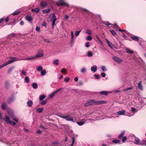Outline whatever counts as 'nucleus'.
I'll list each match as a JSON object with an SVG mask.
<instances>
[{
	"label": "nucleus",
	"mask_w": 146,
	"mask_h": 146,
	"mask_svg": "<svg viewBox=\"0 0 146 146\" xmlns=\"http://www.w3.org/2000/svg\"><path fill=\"white\" fill-rule=\"evenodd\" d=\"M58 116L63 119H66V120L67 121H71L73 122H74V121L73 120V117H70L69 115L64 116L63 115L60 114L58 115Z\"/></svg>",
	"instance_id": "obj_1"
},
{
	"label": "nucleus",
	"mask_w": 146,
	"mask_h": 146,
	"mask_svg": "<svg viewBox=\"0 0 146 146\" xmlns=\"http://www.w3.org/2000/svg\"><path fill=\"white\" fill-rule=\"evenodd\" d=\"M96 105V101L94 100H90L84 104V106L87 107L90 106H93Z\"/></svg>",
	"instance_id": "obj_2"
},
{
	"label": "nucleus",
	"mask_w": 146,
	"mask_h": 146,
	"mask_svg": "<svg viewBox=\"0 0 146 146\" xmlns=\"http://www.w3.org/2000/svg\"><path fill=\"white\" fill-rule=\"evenodd\" d=\"M10 58L11 59L10 60H9L6 63H4L2 64L3 67H4L5 66L8 65V64H11L16 60V58H15L11 57Z\"/></svg>",
	"instance_id": "obj_3"
},
{
	"label": "nucleus",
	"mask_w": 146,
	"mask_h": 146,
	"mask_svg": "<svg viewBox=\"0 0 146 146\" xmlns=\"http://www.w3.org/2000/svg\"><path fill=\"white\" fill-rule=\"evenodd\" d=\"M63 1V0H60V1L57 3L56 5L58 6H62L64 5H66L67 7L69 6V5L68 4L64 2H61Z\"/></svg>",
	"instance_id": "obj_4"
},
{
	"label": "nucleus",
	"mask_w": 146,
	"mask_h": 146,
	"mask_svg": "<svg viewBox=\"0 0 146 146\" xmlns=\"http://www.w3.org/2000/svg\"><path fill=\"white\" fill-rule=\"evenodd\" d=\"M112 58L115 62L118 63H120L123 61L121 59L118 57H113Z\"/></svg>",
	"instance_id": "obj_5"
},
{
	"label": "nucleus",
	"mask_w": 146,
	"mask_h": 146,
	"mask_svg": "<svg viewBox=\"0 0 146 146\" xmlns=\"http://www.w3.org/2000/svg\"><path fill=\"white\" fill-rule=\"evenodd\" d=\"M10 85V82L9 81L7 80L5 82L4 84V86L5 88L7 90L9 89Z\"/></svg>",
	"instance_id": "obj_6"
},
{
	"label": "nucleus",
	"mask_w": 146,
	"mask_h": 146,
	"mask_svg": "<svg viewBox=\"0 0 146 146\" xmlns=\"http://www.w3.org/2000/svg\"><path fill=\"white\" fill-rule=\"evenodd\" d=\"M3 120L7 123L9 124V123H11L9 117L7 115L5 116V117L3 118Z\"/></svg>",
	"instance_id": "obj_7"
},
{
	"label": "nucleus",
	"mask_w": 146,
	"mask_h": 146,
	"mask_svg": "<svg viewBox=\"0 0 146 146\" xmlns=\"http://www.w3.org/2000/svg\"><path fill=\"white\" fill-rule=\"evenodd\" d=\"M1 107L2 110H5L7 109V104L6 102H3L1 104Z\"/></svg>",
	"instance_id": "obj_8"
},
{
	"label": "nucleus",
	"mask_w": 146,
	"mask_h": 146,
	"mask_svg": "<svg viewBox=\"0 0 146 146\" xmlns=\"http://www.w3.org/2000/svg\"><path fill=\"white\" fill-rule=\"evenodd\" d=\"M107 102L104 100L96 101V105L101 104H106Z\"/></svg>",
	"instance_id": "obj_9"
},
{
	"label": "nucleus",
	"mask_w": 146,
	"mask_h": 146,
	"mask_svg": "<svg viewBox=\"0 0 146 146\" xmlns=\"http://www.w3.org/2000/svg\"><path fill=\"white\" fill-rule=\"evenodd\" d=\"M40 6L43 7H46L48 5L47 3L44 1H42L40 3Z\"/></svg>",
	"instance_id": "obj_10"
},
{
	"label": "nucleus",
	"mask_w": 146,
	"mask_h": 146,
	"mask_svg": "<svg viewBox=\"0 0 146 146\" xmlns=\"http://www.w3.org/2000/svg\"><path fill=\"white\" fill-rule=\"evenodd\" d=\"M131 38L133 40L135 41H138L139 40V37L137 36H131Z\"/></svg>",
	"instance_id": "obj_11"
},
{
	"label": "nucleus",
	"mask_w": 146,
	"mask_h": 146,
	"mask_svg": "<svg viewBox=\"0 0 146 146\" xmlns=\"http://www.w3.org/2000/svg\"><path fill=\"white\" fill-rule=\"evenodd\" d=\"M8 113L9 114V115L12 117H14L15 116L14 113L12 111L8 110Z\"/></svg>",
	"instance_id": "obj_12"
},
{
	"label": "nucleus",
	"mask_w": 146,
	"mask_h": 146,
	"mask_svg": "<svg viewBox=\"0 0 146 146\" xmlns=\"http://www.w3.org/2000/svg\"><path fill=\"white\" fill-rule=\"evenodd\" d=\"M14 97L13 96H12L10 97L7 101V102L9 104H10L14 100Z\"/></svg>",
	"instance_id": "obj_13"
},
{
	"label": "nucleus",
	"mask_w": 146,
	"mask_h": 146,
	"mask_svg": "<svg viewBox=\"0 0 146 146\" xmlns=\"http://www.w3.org/2000/svg\"><path fill=\"white\" fill-rule=\"evenodd\" d=\"M110 92L106 91H103L100 92L99 93L102 95H104L107 96L108 95V94Z\"/></svg>",
	"instance_id": "obj_14"
},
{
	"label": "nucleus",
	"mask_w": 146,
	"mask_h": 146,
	"mask_svg": "<svg viewBox=\"0 0 146 146\" xmlns=\"http://www.w3.org/2000/svg\"><path fill=\"white\" fill-rule=\"evenodd\" d=\"M125 113V110H123L121 111H119L117 112L118 115H123Z\"/></svg>",
	"instance_id": "obj_15"
},
{
	"label": "nucleus",
	"mask_w": 146,
	"mask_h": 146,
	"mask_svg": "<svg viewBox=\"0 0 146 146\" xmlns=\"http://www.w3.org/2000/svg\"><path fill=\"white\" fill-rule=\"evenodd\" d=\"M106 42H107L108 44V46L111 48H113V45L112 44V43L109 40H108V39H106Z\"/></svg>",
	"instance_id": "obj_16"
},
{
	"label": "nucleus",
	"mask_w": 146,
	"mask_h": 146,
	"mask_svg": "<svg viewBox=\"0 0 146 146\" xmlns=\"http://www.w3.org/2000/svg\"><path fill=\"white\" fill-rule=\"evenodd\" d=\"M135 144H139L140 143V139L137 137H135Z\"/></svg>",
	"instance_id": "obj_17"
},
{
	"label": "nucleus",
	"mask_w": 146,
	"mask_h": 146,
	"mask_svg": "<svg viewBox=\"0 0 146 146\" xmlns=\"http://www.w3.org/2000/svg\"><path fill=\"white\" fill-rule=\"evenodd\" d=\"M139 88L141 90H143V87L141 84V81L139 82L137 84Z\"/></svg>",
	"instance_id": "obj_18"
},
{
	"label": "nucleus",
	"mask_w": 146,
	"mask_h": 146,
	"mask_svg": "<svg viewBox=\"0 0 146 146\" xmlns=\"http://www.w3.org/2000/svg\"><path fill=\"white\" fill-rule=\"evenodd\" d=\"M27 104L29 107H30L32 106L33 103L32 101L30 100L27 102Z\"/></svg>",
	"instance_id": "obj_19"
},
{
	"label": "nucleus",
	"mask_w": 146,
	"mask_h": 146,
	"mask_svg": "<svg viewBox=\"0 0 146 146\" xmlns=\"http://www.w3.org/2000/svg\"><path fill=\"white\" fill-rule=\"evenodd\" d=\"M101 23H103L104 25H107L109 26V25H111L112 24L110 23L109 22L106 21H102Z\"/></svg>",
	"instance_id": "obj_20"
},
{
	"label": "nucleus",
	"mask_w": 146,
	"mask_h": 146,
	"mask_svg": "<svg viewBox=\"0 0 146 146\" xmlns=\"http://www.w3.org/2000/svg\"><path fill=\"white\" fill-rule=\"evenodd\" d=\"M43 56V54L42 53L37 54L35 57V58H38Z\"/></svg>",
	"instance_id": "obj_21"
},
{
	"label": "nucleus",
	"mask_w": 146,
	"mask_h": 146,
	"mask_svg": "<svg viewBox=\"0 0 146 146\" xmlns=\"http://www.w3.org/2000/svg\"><path fill=\"white\" fill-rule=\"evenodd\" d=\"M126 52L129 53L130 54H133L134 53V51L132 50H130L128 48H126Z\"/></svg>",
	"instance_id": "obj_22"
},
{
	"label": "nucleus",
	"mask_w": 146,
	"mask_h": 146,
	"mask_svg": "<svg viewBox=\"0 0 146 146\" xmlns=\"http://www.w3.org/2000/svg\"><path fill=\"white\" fill-rule=\"evenodd\" d=\"M38 84L36 83H34L32 85V87L34 89H36L38 88Z\"/></svg>",
	"instance_id": "obj_23"
},
{
	"label": "nucleus",
	"mask_w": 146,
	"mask_h": 146,
	"mask_svg": "<svg viewBox=\"0 0 146 146\" xmlns=\"http://www.w3.org/2000/svg\"><path fill=\"white\" fill-rule=\"evenodd\" d=\"M50 11V9H46L42 10V12L44 13H48Z\"/></svg>",
	"instance_id": "obj_24"
},
{
	"label": "nucleus",
	"mask_w": 146,
	"mask_h": 146,
	"mask_svg": "<svg viewBox=\"0 0 146 146\" xmlns=\"http://www.w3.org/2000/svg\"><path fill=\"white\" fill-rule=\"evenodd\" d=\"M40 11V9L38 8H37L34 9H31V11L33 12H35L36 13H38Z\"/></svg>",
	"instance_id": "obj_25"
},
{
	"label": "nucleus",
	"mask_w": 146,
	"mask_h": 146,
	"mask_svg": "<svg viewBox=\"0 0 146 146\" xmlns=\"http://www.w3.org/2000/svg\"><path fill=\"white\" fill-rule=\"evenodd\" d=\"M85 122V121H77V124L80 126H81L83 125L84 123Z\"/></svg>",
	"instance_id": "obj_26"
},
{
	"label": "nucleus",
	"mask_w": 146,
	"mask_h": 146,
	"mask_svg": "<svg viewBox=\"0 0 146 146\" xmlns=\"http://www.w3.org/2000/svg\"><path fill=\"white\" fill-rule=\"evenodd\" d=\"M97 67L96 66L94 67H92L91 68V71L93 72H95L97 71Z\"/></svg>",
	"instance_id": "obj_27"
},
{
	"label": "nucleus",
	"mask_w": 146,
	"mask_h": 146,
	"mask_svg": "<svg viewBox=\"0 0 146 146\" xmlns=\"http://www.w3.org/2000/svg\"><path fill=\"white\" fill-rule=\"evenodd\" d=\"M15 68V67L14 66H12L8 70V73L9 74H10L11 72Z\"/></svg>",
	"instance_id": "obj_28"
},
{
	"label": "nucleus",
	"mask_w": 146,
	"mask_h": 146,
	"mask_svg": "<svg viewBox=\"0 0 146 146\" xmlns=\"http://www.w3.org/2000/svg\"><path fill=\"white\" fill-rule=\"evenodd\" d=\"M53 19V20L52 21V28H53L54 26L55 25V22L57 19Z\"/></svg>",
	"instance_id": "obj_29"
},
{
	"label": "nucleus",
	"mask_w": 146,
	"mask_h": 146,
	"mask_svg": "<svg viewBox=\"0 0 146 146\" xmlns=\"http://www.w3.org/2000/svg\"><path fill=\"white\" fill-rule=\"evenodd\" d=\"M120 140H119L117 139H115L112 140V142L115 143H120Z\"/></svg>",
	"instance_id": "obj_30"
},
{
	"label": "nucleus",
	"mask_w": 146,
	"mask_h": 146,
	"mask_svg": "<svg viewBox=\"0 0 146 146\" xmlns=\"http://www.w3.org/2000/svg\"><path fill=\"white\" fill-rule=\"evenodd\" d=\"M124 135V131H123L121 132V134L118 136V138L119 139H121L122 137Z\"/></svg>",
	"instance_id": "obj_31"
},
{
	"label": "nucleus",
	"mask_w": 146,
	"mask_h": 146,
	"mask_svg": "<svg viewBox=\"0 0 146 146\" xmlns=\"http://www.w3.org/2000/svg\"><path fill=\"white\" fill-rule=\"evenodd\" d=\"M49 18H56V17L54 13H52L50 15Z\"/></svg>",
	"instance_id": "obj_32"
},
{
	"label": "nucleus",
	"mask_w": 146,
	"mask_h": 146,
	"mask_svg": "<svg viewBox=\"0 0 146 146\" xmlns=\"http://www.w3.org/2000/svg\"><path fill=\"white\" fill-rule=\"evenodd\" d=\"M110 31L113 36H115L116 35V33L114 30H110Z\"/></svg>",
	"instance_id": "obj_33"
},
{
	"label": "nucleus",
	"mask_w": 146,
	"mask_h": 146,
	"mask_svg": "<svg viewBox=\"0 0 146 146\" xmlns=\"http://www.w3.org/2000/svg\"><path fill=\"white\" fill-rule=\"evenodd\" d=\"M20 13V11H17L14 12L12 13V15H16L19 14Z\"/></svg>",
	"instance_id": "obj_34"
},
{
	"label": "nucleus",
	"mask_w": 146,
	"mask_h": 146,
	"mask_svg": "<svg viewBox=\"0 0 146 146\" xmlns=\"http://www.w3.org/2000/svg\"><path fill=\"white\" fill-rule=\"evenodd\" d=\"M93 55V54L92 52L91 51H88L87 53V55L89 57H91Z\"/></svg>",
	"instance_id": "obj_35"
},
{
	"label": "nucleus",
	"mask_w": 146,
	"mask_h": 146,
	"mask_svg": "<svg viewBox=\"0 0 146 146\" xmlns=\"http://www.w3.org/2000/svg\"><path fill=\"white\" fill-rule=\"evenodd\" d=\"M37 111L39 113H42L43 110V108H38L37 109Z\"/></svg>",
	"instance_id": "obj_36"
},
{
	"label": "nucleus",
	"mask_w": 146,
	"mask_h": 146,
	"mask_svg": "<svg viewBox=\"0 0 146 146\" xmlns=\"http://www.w3.org/2000/svg\"><path fill=\"white\" fill-rule=\"evenodd\" d=\"M35 58V57H30L29 58H26L25 59V60H31L34 59Z\"/></svg>",
	"instance_id": "obj_37"
},
{
	"label": "nucleus",
	"mask_w": 146,
	"mask_h": 146,
	"mask_svg": "<svg viewBox=\"0 0 146 146\" xmlns=\"http://www.w3.org/2000/svg\"><path fill=\"white\" fill-rule=\"evenodd\" d=\"M86 39L87 40L90 41L92 39V38L91 36H89L86 37Z\"/></svg>",
	"instance_id": "obj_38"
},
{
	"label": "nucleus",
	"mask_w": 146,
	"mask_h": 146,
	"mask_svg": "<svg viewBox=\"0 0 146 146\" xmlns=\"http://www.w3.org/2000/svg\"><path fill=\"white\" fill-rule=\"evenodd\" d=\"M45 97V96L44 95H42L39 97L40 100L42 101L44 99Z\"/></svg>",
	"instance_id": "obj_39"
},
{
	"label": "nucleus",
	"mask_w": 146,
	"mask_h": 146,
	"mask_svg": "<svg viewBox=\"0 0 146 146\" xmlns=\"http://www.w3.org/2000/svg\"><path fill=\"white\" fill-rule=\"evenodd\" d=\"M46 71L45 70H42L41 72V74L42 76H44L45 75Z\"/></svg>",
	"instance_id": "obj_40"
},
{
	"label": "nucleus",
	"mask_w": 146,
	"mask_h": 146,
	"mask_svg": "<svg viewBox=\"0 0 146 146\" xmlns=\"http://www.w3.org/2000/svg\"><path fill=\"white\" fill-rule=\"evenodd\" d=\"M40 103L42 105H44L46 103V100H43L42 102H40Z\"/></svg>",
	"instance_id": "obj_41"
},
{
	"label": "nucleus",
	"mask_w": 146,
	"mask_h": 146,
	"mask_svg": "<svg viewBox=\"0 0 146 146\" xmlns=\"http://www.w3.org/2000/svg\"><path fill=\"white\" fill-rule=\"evenodd\" d=\"M58 60L56 59L54 61V63L56 65H57L58 64Z\"/></svg>",
	"instance_id": "obj_42"
},
{
	"label": "nucleus",
	"mask_w": 146,
	"mask_h": 146,
	"mask_svg": "<svg viewBox=\"0 0 146 146\" xmlns=\"http://www.w3.org/2000/svg\"><path fill=\"white\" fill-rule=\"evenodd\" d=\"M127 137L126 136H124V137H123L122 139V141L123 143H124L125 141H126V140H127Z\"/></svg>",
	"instance_id": "obj_43"
},
{
	"label": "nucleus",
	"mask_w": 146,
	"mask_h": 146,
	"mask_svg": "<svg viewBox=\"0 0 146 146\" xmlns=\"http://www.w3.org/2000/svg\"><path fill=\"white\" fill-rule=\"evenodd\" d=\"M71 39H72V41H73L74 39V36L73 34V32L72 31L71 32Z\"/></svg>",
	"instance_id": "obj_44"
},
{
	"label": "nucleus",
	"mask_w": 146,
	"mask_h": 146,
	"mask_svg": "<svg viewBox=\"0 0 146 146\" xmlns=\"http://www.w3.org/2000/svg\"><path fill=\"white\" fill-rule=\"evenodd\" d=\"M74 141H75L74 138V137H72V143L70 145V146H73V145L74 144Z\"/></svg>",
	"instance_id": "obj_45"
},
{
	"label": "nucleus",
	"mask_w": 146,
	"mask_h": 146,
	"mask_svg": "<svg viewBox=\"0 0 146 146\" xmlns=\"http://www.w3.org/2000/svg\"><path fill=\"white\" fill-rule=\"evenodd\" d=\"M145 140H143L141 141L140 142L139 145H143V144L145 143Z\"/></svg>",
	"instance_id": "obj_46"
},
{
	"label": "nucleus",
	"mask_w": 146,
	"mask_h": 146,
	"mask_svg": "<svg viewBox=\"0 0 146 146\" xmlns=\"http://www.w3.org/2000/svg\"><path fill=\"white\" fill-rule=\"evenodd\" d=\"M81 11L82 12H88V10L84 9H82Z\"/></svg>",
	"instance_id": "obj_47"
},
{
	"label": "nucleus",
	"mask_w": 146,
	"mask_h": 146,
	"mask_svg": "<svg viewBox=\"0 0 146 146\" xmlns=\"http://www.w3.org/2000/svg\"><path fill=\"white\" fill-rule=\"evenodd\" d=\"M25 80L27 83H28L29 82V78L27 76L25 77Z\"/></svg>",
	"instance_id": "obj_48"
},
{
	"label": "nucleus",
	"mask_w": 146,
	"mask_h": 146,
	"mask_svg": "<svg viewBox=\"0 0 146 146\" xmlns=\"http://www.w3.org/2000/svg\"><path fill=\"white\" fill-rule=\"evenodd\" d=\"M42 69V66H39L38 68H37V70L38 71H40Z\"/></svg>",
	"instance_id": "obj_49"
},
{
	"label": "nucleus",
	"mask_w": 146,
	"mask_h": 146,
	"mask_svg": "<svg viewBox=\"0 0 146 146\" xmlns=\"http://www.w3.org/2000/svg\"><path fill=\"white\" fill-rule=\"evenodd\" d=\"M81 31H76L75 33V36H77L79 35V34L80 33V32Z\"/></svg>",
	"instance_id": "obj_50"
},
{
	"label": "nucleus",
	"mask_w": 146,
	"mask_h": 146,
	"mask_svg": "<svg viewBox=\"0 0 146 146\" xmlns=\"http://www.w3.org/2000/svg\"><path fill=\"white\" fill-rule=\"evenodd\" d=\"M86 33L88 34L89 35H91V31L89 30H87L86 31Z\"/></svg>",
	"instance_id": "obj_51"
},
{
	"label": "nucleus",
	"mask_w": 146,
	"mask_h": 146,
	"mask_svg": "<svg viewBox=\"0 0 146 146\" xmlns=\"http://www.w3.org/2000/svg\"><path fill=\"white\" fill-rule=\"evenodd\" d=\"M66 70L65 68H63L61 69V72L64 73H66Z\"/></svg>",
	"instance_id": "obj_52"
},
{
	"label": "nucleus",
	"mask_w": 146,
	"mask_h": 146,
	"mask_svg": "<svg viewBox=\"0 0 146 146\" xmlns=\"http://www.w3.org/2000/svg\"><path fill=\"white\" fill-rule=\"evenodd\" d=\"M46 23L45 22H44L42 24L41 26L42 27H46Z\"/></svg>",
	"instance_id": "obj_53"
},
{
	"label": "nucleus",
	"mask_w": 146,
	"mask_h": 146,
	"mask_svg": "<svg viewBox=\"0 0 146 146\" xmlns=\"http://www.w3.org/2000/svg\"><path fill=\"white\" fill-rule=\"evenodd\" d=\"M9 124H11L13 126H14L16 125V123L14 121H11V123H9Z\"/></svg>",
	"instance_id": "obj_54"
},
{
	"label": "nucleus",
	"mask_w": 146,
	"mask_h": 146,
	"mask_svg": "<svg viewBox=\"0 0 146 146\" xmlns=\"http://www.w3.org/2000/svg\"><path fill=\"white\" fill-rule=\"evenodd\" d=\"M13 118V119L16 122H17L18 121V119L17 118H16L15 116L14 117H12Z\"/></svg>",
	"instance_id": "obj_55"
},
{
	"label": "nucleus",
	"mask_w": 146,
	"mask_h": 146,
	"mask_svg": "<svg viewBox=\"0 0 146 146\" xmlns=\"http://www.w3.org/2000/svg\"><path fill=\"white\" fill-rule=\"evenodd\" d=\"M81 71L82 72L84 73L86 71V69L85 68H83L81 70Z\"/></svg>",
	"instance_id": "obj_56"
},
{
	"label": "nucleus",
	"mask_w": 146,
	"mask_h": 146,
	"mask_svg": "<svg viewBox=\"0 0 146 146\" xmlns=\"http://www.w3.org/2000/svg\"><path fill=\"white\" fill-rule=\"evenodd\" d=\"M69 80V78H66L64 79V81L66 82H68Z\"/></svg>",
	"instance_id": "obj_57"
},
{
	"label": "nucleus",
	"mask_w": 146,
	"mask_h": 146,
	"mask_svg": "<svg viewBox=\"0 0 146 146\" xmlns=\"http://www.w3.org/2000/svg\"><path fill=\"white\" fill-rule=\"evenodd\" d=\"M86 46L87 47H88L90 46V45L89 44V42H87L86 44Z\"/></svg>",
	"instance_id": "obj_58"
},
{
	"label": "nucleus",
	"mask_w": 146,
	"mask_h": 146,
	"mask_svg": "<svg viewBox=\"0 0 146 146\" xmlns=\"http://www.w3.org/2000/svg\"><path fill=\"white\" fill-rule=\"evenodd\" d=\"M36 30L37 31L39 32L40 30V28L38 27L37 26L36 27Z\"/></svg>",
	"instance_id": "obj_59"
},
{
	"label": "nucleus",
	"mask_w": 146,
	"mask_h": 146,
	"mask_svg": "<svg viewBox=\"0 0 146 146\" xmlns=\"http://www.w3.org/2000/svg\"><path fill=\"white\" fill-rule=\"evenodd\" d=\"M131 111L132 112H134L135 111V109L134 108L132 107L131 108Z\"/></svg>",
	"instance_id": "obj_60"
},
{
	"label": "nucleus",
	"mask_w": 146,
	"mask_h": 146,
	"mask_svg": "<svg viewBox=\"0 0 146 146\" xmlns=\"http://www.w3.org/2000/svg\"><path fill=\"white\" fill-rule=\"evenodd\" d=\"M55 94L53 92L51 94L50 96H49L50 97H53L55 95Z\"/></svg>",
	"instance_id": "obj_61"
},
{
	"label": "nucleus",
	"mask_w": 146,
	"mask_h": 146,
	"mask_svg": "<svg viewBox=\"0 0 146 146\" xmlns=\"http://www.w3.org/2000/svg\"><path fill=\"white\" fill-rule=\"evenodd\" d=\"M94 76L97 79H99L100 78V76L99 75L95 74Z\"/></svg>",
	"instance_id": "obj_62"
},
{
	"label": "nucleus",
	"mask_w": 146,
	"mask_h": 146,
	"mask_svg": "<svg viewBox=\"0 0 146 146\" xmlns=\"http://www.w3.org/2000/svg\"><path fill=\"white\" fill-rule=\"evenodd\" d=\"M114 25L115 27L117 29H119V27L115 23Z\"/></svg>",
	"instance_id": "obj_63"
},
{
	"label": "nucleus",
	"mask_w": 146,
	"mask_h": 146,
	"mask_svg": "<svg viewBox=\"0 0 146 146\" xmlns=\"http://www.w3.org/2000/svg\"><path fill=\"white\" fill-rule=\"evenodd\" d=\"M21 73L24 75H26V72L23 70H22L21 71Z\"/></svg>",
	"instance_id": "obj_64"
}]
</instances>
